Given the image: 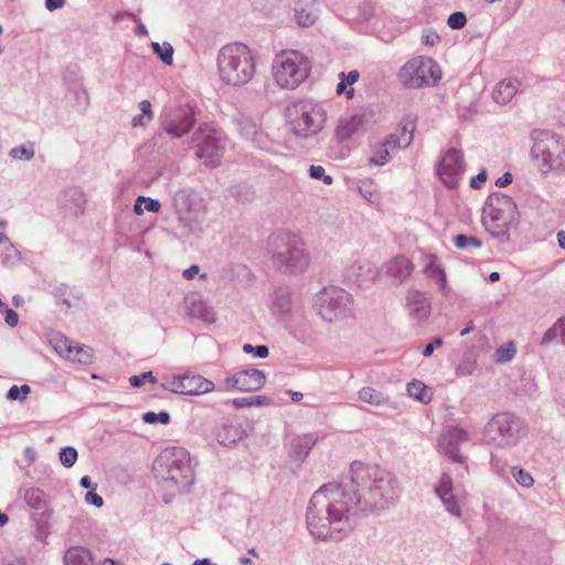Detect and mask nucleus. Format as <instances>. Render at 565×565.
Returning <instances> with one entry per match:
<instances>
[{
  "label": "nucleus",
  "instance_id": "obj_1",
  "mask_svg": "<svg viewBox=\"0 0 565 565\" xmlns=\"http://www.w3.org/2000/svg\"><path fill=\"white\" fill-rule=\"evenodd\" d=\"M218 79L233 87L249 83L256 73V61L253 51L242 42L222 46L216 57Z\"/></svg>",
  "mask_w": 565,
  "mask_h": 565
},
{
  "label": "nucleus",
  "instance_id": "obj_2",
  "mask_svg": "<svg viewBox=\"0 0 565 565\" xmlns=\"http://www.w3.org/2000/svg\"><path fill=\"white\" fill-rule=\"evenodd\" d=\"M311 71V62L298 50H282L276 54L271 75L274 82L281 88L294 89L303 83Z\"/></svg>",
  "mask_w": 565,
  "mask_h": 565
},
{
  "label": "nucleus",
  "instance_id": "obj_3",
  "mask_svg": "<svg viewBox=\"0 0 565 565\" xmlns=\"http://www.w3.org/2000/svg\"><path fill=\"white\" fill-rule=\"evenodd\" d=\"M271 260L276 268L302 270L308 267L310 257L301 239L295 235L279 234L269 239Z\"/></svg>",
  "mask_w": 565,
  "mask_h": 565
},
{
  "label": "nucleus",
  "instance_id": "obj_4",
  "mask_svg": "<svg viewBox=\"0 0 565 565\" xmlns=\"http://www.w3.org/2000/svg\"><path fill=\"white\" fill-rule=\"evenodd\" d=\"M443 77L437 62L428 56H414L398 71V82L406 88H423L436 85Z\"/></svg>",
  "mask_w": 565,
  "mask_h": 565
},
{
  "label": "nucleus",
  "instance_id": "obj_5",
  "mask_svg": "<svg viewBox=\"0 0 565 565\" xmlns=\"http://www.w3.org/2000/svg\"><path fill=\"white\" fill-rule=\"evenodd\" d=\"M313 505L320 511H327L335 524L348 522V512L353 502H360L359 495L348 494L338 483H329L320 488L312 495Z\"/></svg>",
  "mask_w": 565,
  "mask_h": 565
},
{
  "label": "nucleus",
  "instance_id": "obj_6",
  "mask_svg": "<svg viewBox=\"0 0 565 565\" xmlns=\"http://www.w3.org/2000/svg\"><path fill=\"white\" fill-rule=\"evenodd\" d=\"M153 470L164 480L188 484L192 478L189 452L181 447L167 448L154 460Z\"/></svg>",
  "mask_w": 565,
  "mask_h": 565
},
{
  "label": "nucleus",
  "instance_id": "obj_7",
  "mask_svg": "<svg viewBox=\"0 0 565 565\" xmlns=\"http://www.w3.org/2000/svg\"><path fill=\"white\" fill-rule=\"evenodd\" d=\"M515 204L508 195L490 199L483 210L482 224L493 237L508 238L515 215Z\"/></svg>",
  "mask_w": 565,
  "mask_h": 565
},
{
  "label": "nucleus",
  "instance_id": "obj_8",
  "mask_svg": "<svg viewBox=\"0 0 565 565\" xmlns=\"http://www.w3.org/2000/svg\"><path fill=\"white\" fill-rule=\"evenodd\" d=\"M399 488L391 472L381 469L369 491L359 494L358 500L363 501L371 510H381L397 499Z\"/></svg>",
  "mask_w": 565,
  "mask_h": 565
},
{
  "label": "nucleus",
  "instance_id": "obj_9",
  "mask_svg": "<svg viewBox=\"0 0 565 565\" xmlns=\"http://www.w3.org/2000/svg\"><path fill=\"white\" fill-rule=\"evenodd\" d=\"M292 130L296 135L308 137L319 132L327 120L326 110L312 103L300 102L294 106Z\"/></svg>",
  "mask_w": 565,
  "mask_h": 565
},
{
  "label": "nucleus",
  "instance_id": "obj_10",
  "mask_svg": "<svg viewBox=\"0 0 565 565\" xmlns=\"http://www.w3.org/2000/svg\"><path fill=\"white\" fill-rule=\"evenodd\" d=\"M352 305V297L344 289L327 287L319 297V315L327 321H335L350 316Z\"/></svg>",
  "mask_w": 565,
  "mask_h": 565
},
{
  "label": "nucleus",
  "instance_id": "obj_11",
  "mask_svg": "<svg viewBox=\"0 0 565 565\" xmlns=\"http://www.w3.org/2000/svg\"><path fill=\"white\" fill-rule=\"evenodd\" d=\"M196 156L204 160L206 166L214 167L220 162L224 145L222 134L211 124L200 126L194 135Z\"/></svg>",
  "mask_w": 565,
  "mask_h": 565
},
{
  "label": "nucleus",
  "instance_id": "obj_12",
  "mask_svg": "<svg viewBox=\"0 0 565 565\" xmlns=\"http://www.w3.org/2000/svg\"><path fill=\"white\" fill-rule=\"evenodd\" d=\"M414 124L411 122V128L403 127L401 136L390 135L384 141L377 142L371 147V156L369 162L375 166H384L388 162L392 151L398 150L402 147H407L413 140Z\"/></svg>",
  "mask_w": 565,
  "mask_h": 565
},
{
  "label": "nucleus",
  "instance_id": "obj_13",
  "mask_svg": "<svg viewBox=\"0 0 565 565\" xmlns=\"http://www.w3.org/2000/svg\"><path fill=\"white\" fill-rule=\"evenodd\" d=\"M162 387L177 394L200 395L212 392L214 384L201 375L184 374L168 379Z\"/></svg>",
  "mask_w": 565,
  "mask_h": 565
},
{
  "label": "nucleus",
  "instance_id": "obj_14",
  "mask_svg": "<svg viewBox=\"0 0 565 565\" xmlns=\"http://www.w3.org/2000/svg\"><path fill=\"white\" fill-rule=\"evenodd\" d=\"M465 172L463 156L457 149H449L441 158L437 173L441 182L449 189L456 188Z\"/></svg>",
  "mask_w": 565,
  "mask_h": 565
},
{
  "label": "nucleus",
  "instance_id": "obj_15",
  "mask_svg": "<svg viewBox=\"0 0 565 565\" xmlns=\"http://www.w3.org/2000/svg\"><path fill=\"white\" fill-rule=\"evenodd\" d=\"M331 515L327 514V511H320L313 505V498H311L308 512H307V524L310 533L318 539L333 537L334 533H339L343 530L341 524H335Z\"/></svg>",
  "mask_w": 565,
  "mask_h": 565
},
{
  "label": "nucleus",
  "instance_id": "obj_16",
  "mask_svg": "<svg viewBox=\"0 0 565 565\" xmlns=\"http://www.w3.org/2000/svg\"><path fill=\"white\" fill-rule=\"evenodd\" d=\"M265 382V374L257 369L243 370L225 379L227 388L241 392L258 391Z\"/></svg>",
  "mask_w": 565,
  "mask_h": 565
},
{
  "label": "nucleus",
  "instance_id": "obj_17",
  "mask_svg": "<svg viewBox=\"0 0 565 565\" xmlns=\"http://www.w3.org/2000/svg\"><path fill=\"white\" fill-rule=\"evenodd\" d=\"M558 149L559 143L554 138H547L545 140L535 142L532 149V154L536 160L539 170L542 173H547L554 169L558 159Z\"/></svg>",
  "mask_w": 565,
  "mask_h": 565
},
{
  "label": "nucleus",
  "instance_id": "obj_18",
  "mask_svg": "<svg viewBox=\"0 0 565 565\" xmlns=\"http://www.w3.org/2000/svg\"><path fill=\"white\" fill-rule=\"evenodd\" d=\"M487 430L492 441H508L516 435L519 422L509 414H501L488 424Z\"/></svg>",
  "mask_w": 565,
  "mask_h": 565
},
{
  "label": "nucleus",
  "instance_id": "obj_19",
  "mask_svg": "<svg viewBox=\"0 0 565 565\" xmlns=\"http://www.w3.org/2000/svg\"><path fill=\"white\" fill-rule=\"evenodd\" d=\"M381 468L377 466L365 465L361 461H354L351 465V481L356 487L354 490L355 495L369 491L370 486L375 481Z\"/></svg>",
  "mask_w": 565,
  "mask_h": 565
},
{
  "label": "nucleus",
  "instance_id": "obj_20",
  "mask_svg": "<svg viewBox=\"0 0 565 565\" xmlns=\"http://www.w3.org/2000/svg\"><path fill=\"white\" fill-rule=\"evenodd\" d=\"M468 439L469 435L465 429L451 427L439 438V447L451 460L463 462V456L459 452L457 444Z\"/></svg>",
  "mask_w": 565,
  "mask_h": 565
},
{
  "label": "nucleus",
  "instance_id": "obj_21",
  "mask_svg": "<svg viewBox=\"0 0 565 565\" xmlns=\"http://www.w3.org/2000/svg\"><path fill=\"white\" fill-rule=\"evenodd\" d=\"M364 125V117L360 114L342 117L334 129V137L342 142L359 132Z\"/></svg>",
  "mask_w": 565,
  "mask_h": 565
},
{
  "label": "nucleus",
  "instance_id": "obj_22",
  "mask_svg": "<svg viewBox=\"0 0 565 565\" xmlns=\"http://www.w3.org/2000/svg\"><path fill=\"white\" fill-rule=\"evenodd\" d=\"M407 307L409 315L419 322L426 320L430 315V302L424 294L417 290L409 291Z\"/></svg>",
  "mask_w": 565,
  "mask_h": 565
},
{
  "label": "nucleus",
  "instance_id": "obj_23",
  "mask_svg": "<svg viewBox=\"0 0 565 565\" xmlns=\"http://www.w3.org/2000/svg\"><path fill=\"white\" fill-rule=\"evenodd\" d=\"M318 10L313 0H299L295 7V19L298 25L308 28L315 24Z\"/></svg>",
  "mask_w": 565,
  "mask_h": 565
},
{
  "label": "nucleus",
  "instance_id": "obj_24",
  "mask_svg": "<svg viewBox=\"0 0 565 565\" xmlns=\"http://www.w3.org/2000/svg\"><path fill=\"white\" fill-rule=\"evenodd\" d=\"M520 88L518 79H503L497 84L493 89L492 96L495 103L505 105L512 100Z\"/></svg>",
  "mask_w": 565,
  "mask_h": 565
},
{
  "label": "nucleus",
  "instance_id": "obj_25",
  "mask_svg": "<svg viewBox=\"0 0 565 565\" xmlns=\"http://www.w3.org/2000/svg\"><path fill=\"white\" fill-rule=\"evenodd\" d=\"M423 264H424V271L427 277L437 279V282L439 285V288L441 290H446L447 286V279H446V273L441 268L438 258L435 255H425L423 257Z\"/></svg>",
  "mask_w": 565,
  "mask_h": 565
},
{
  "label": "nucleus",
  "instance_id": "obj_26",
  "mask_svg": "<svg viewBox=\"0 0 565 565\" xmlns=\"http://www.w3.org/2000/svg\"><path fill=\"white\" fill-rule=\"evenodd\" d=\"M413 269V264L404 256L395 257L386 266L387 274L397 281H403L407 278Z\"/></svg>",
  "mask_w": 565,
  "mask_h": 565
},
{
  "label": "nucleus",
  "instance_id": "obj_27",
  "mask_svg": "<svg viewBox=\"0 0 565 565\" xmlns=\"http://www.w3.org/2000/svg\"><path fill=\"white\" fill-rule=\"evenodd\" d=\"M194 124L190 113H184L169 122L166 130L173 138H180L188 134Z\"/></svg>",
  "mask_w": 565,
  "mask_h": 565
},
{
  "label": "nucleus",
  "instance_id": "obj_28",
  "mask_svg": "<svg viewBox=\"0 0 565 565\" xmlns=\"http://www.w3.org/2000/svg\"><path fill=\"white\" fill-rule=\"evenodd\" d=\"M66 565H94L92 554L88 550L74 546L71 547L65 554Z\"/></svg>",
  "mask_w": 565,
  "mask_h": 565
},
{
  "label": "nucleus",
  "instance_id": "obj_29",
  "mask_svg": "<svg viewBox=\"0 0 565 565\" xmlns=\"http://www.w3.org/2000/svg\"><path fill=\"white\" fill-rule=\"evenodd\" d=\"M358 394L360 401L374 406L383 405L388 401L387 396L373 387H362Z\"/></svg>",
  "mask_w": 565,
  "mask_h": 565
},
{
  "label": "nucleus",
  "instance_id": "obj_30",
  "mask_svg": "<svg viewBox=\"0 0 565 565\" xmlns=\"http://www.w3.org/2000/svg\"><path fill=\"white\" fill-rule=\"evenodd\" d=\"M407 392L411 397L424 403L430 402L433 396L431 390L419 381L409 383L407 386Z\"/></svg>",
  "mask_w": 565,
  "mask_h": 565
},
{
  "label": "nucleus",
  "instance_id": "obj_31",
  "mask_svg": "<svg viewBox=\"0 0 565 565\" xmlns=\"http://www.w3.org/2000/svg\"><path fill=\"white\" fill-rule=\"evenodd\" d=\"M73 353L67 354V360L81 364H90L93 362V350L86 345L74 344Z\"/></svg>",
  "mask_w": 565,
  "mask_h": 565
},
{
  "label": "nucleus",
  "instance_id": "obj_32",
  "mask_svg": "<svg viewBox=\"0 0 565 565\" xmlns=\"http://www.w3.org/2000/svg\"><path fill=\"white\" fill-rule=\"evenodd\" d=\"M351 275L359 284L366 282L375 278V271L369 262L359 265L356 268H352Z\"/></svg>",
  "mask_w": 565,
  "mask_h": 565
},
{
  "label": "nucleus",
  "instance_id": "obj_33",
  "mask_svg": "<svg viewBox=\"0 0 565 565\" xmlns=\"http://www.w3.org/2000/svg\"><path fill=\"white\" fill-rule=\"evenodd\" d=\"M50 342L54 350L65 359H67V354L73 353L72 348L74 344H72V342L64 335L56 334L50 340Z\"/></svg>",
  "mask_w": 565,
  "mask_h": 565
},
{
  "label": "nucleus",
  "instance_id": "obj_34",
  "mask_svg": "<svg viewBox=\"0 0 565 565\" xmlns=\"http://www.w3.org/2000/svg\"><path fill=\"white\" fill-rule=\"evenodd\" d=\"M24 499L31 508L36 510L42 509L46 503L44 492L38 488L26 490Z\"/></svg>",
  "mask_w": 565,
  "mask_h": 565
},
{
  "label": "nucleus",
  "instance_id": "obj_35",
  "mask_svg": "<svg viewBox=\"0 0 565 565\" xmlns=\"http://www.w3.org/2000/svg\"><path fill=\"white\" fill-rule=\"evenodd\" d=\"M515 353L516 347L514 342H508L495 350L494 361L500 364L507 363L514 358Z\"/></svg>",
  "mask_w": 565,
  "mask_h": 565
},
{
  "label": "nucleus",
  "instance_id": "obj_36",
  "mask_svg": "<svg viewBox=\"0 0 565 565\" xmlns=\"http://www.w3.org/2000/svg\"><path fill=\"white\" fill-rule=\"evenodd\" d=\"M233 405L236 408L249 407V406H259V405H268L269 399L266 396H250V397H241L234 398Z\"/></svg>",
  "mask_w": 565,
  "mask_h": 565
},
{
  "label": "nucleus",
  "instance_id": "obj_37",
  "mask_svg": "<svg viewBox=\"0 0 565 565\" xmlns=\"http://www.w3.org/2000/svg\"><path fill=\"white\" fill-rule=\"evenodd\" d=\"M454 244L458 249H466L468 247L480 248L482 246V242L479 238L463 234L456 235Z\"/></svg>",
  "mask_w": 565,
  "mask_h": 565
},
{
  "label": "nucleus",
  "instance_id": "obj_38",
  "mask_svg": "<svg viewBox=\"0 0 565 565\" xmlns=\"http://www.w3.org/2000/svg\"><path fill=\"white\" fill-rule=\"evenodd\" d=\"M152 50L156 54L159 55L161 61L167 64L171 65L173 62V49L170 44L163 43L162 45L153 42L152 43Z\"/></svg>",
  "mask_w": 565,
  "mask_h": 565
},
{
  "label": "nucleus",
  "instance_id": "obj_39",
  "mask_svg": "<svg viewBox=\"0 0 565 565\" xmlns=\"http://www.w3.org/2000/svg\"><path fill=\"white\" fill-rule=\"evenodd\" d=\"M439 498L443 501V503L446 505L449 513H451L452 515L458 516V518L461 516V509H460L458 501L452 492L447 493L446 495H440Z\"/></svg>",
  "mask_w": 565,
  "mask_h": 565
},
{
  "label": "nucleus",
  "instance_id": "obj_40",
  "mask_svg": "<svg viewBox=\"0 0 565 565\" xmlns=\"http://www.w3.org/2000/svg\"><path fill=\"white\" fill-rule=\"evenodd\" d=\"M60 460L63 466L71 468L77 460V451L75 448L66 447L60 452Z\"/></svg>",
  "mask_w": 565,
  "mask_h": 565
},
{
  "label": "nucleus",
  "instance_id": "obj_41",
  "mask_svg": "<svg viewBox=\"0 0 565 565\" xmlns=\"http://www.w3.org/2000/svg\"><path fill=\"white\" fill-rule=\"evenodd\" d=\"M143 420L148 424H168L170 422V415L167 412H161L159 414L153 412H148L143 415Z\"/></svg>",
  "mask_w": 565,
  "mask_h": 565
},
{
  "label": "nucleus",
  "instance_id": "obj_42",
  "mask_svg": "<svg viewBox=\"0 0 565 565\" xmlns=\"http://www.w3.org/2000/svg\"><path fill=\"white\" fill-rule=\"evenodd\" d=\"M30 386L24 384L22 385L21 387H18L17 385H13L9 391H8V394H7V397L9 399H12V401H15V399H24L28 394L30 393Z\"/></svg>",
  "mask_w": 565,
  "mask_h": 565
},
{
  "label": "nucleus",
  "instance_id": "obj_43",
  "mask_svg": "<svg viewBox=\"0 0 565 565\" xmlns=\"http://www.w3.org/2000/svg\"><path fill=\"white\" fill-rule=\"evenodd\" d=\"M451 492H452L451 478L447 473H444L439 480L438 486L436 487V493L438 494V497H440V495H446L447 493H451Z\"/></svg>",
  "mask_w": 565,
  "mask_h": 565
},
{
  "label": "nucleus",
  "instance_id": "obj_44",
  "mask_svg": "<svg viewBox=\"0 0 565 565\" xmlns=\"http://www.w3.org/2000/svg\"><path fill=\"white\" fill-rule=\"evenodd\" d=\"M513 476L516 482L524 488H531L534 483L532 476L523 469H518L513 472Z\"/></svg>",
  "mask_w": 565,
  "mask_h": 565
},
{
  "label": "nucleus",
  "instance_id": "obj_45",
  "mask_svg": "<svg viewBox=\"0 0 565 565\" xmlns=\"http://www.w3.org/2000/svg\"><path fill=\"white\" fill-rule=\"evenodd\" d=\"M447 22L451 29L459 30L466 25L467 18L462 12H455L449 15Z\"/></svg>",
  "mask_w": 565,
  "mask_h": 565
},
{
  "label": "nucleus",
  "instance_id": "obj_46",
  "mask_svg": "<svg viewBox=\"0 0 565 565\" xmlns=\"http://www.w3.org/2000/svg\"><path fill=\"white\" fill-rule=\"evenodd\" d=\"M146 381L150 383H156V377L153 376L151 371L145 372L140 375H134L129 379V382L134 387L142 386Z\"/></svg>",
  "mask_w": 565,
  "mask_h": 565
},
{
  "label": "nucleus",
  "instance_id": "obj_47",
  "mask_svg": "<svg viewBox=\"0 0 565 565\" xmlns=\"http://www.w3.org/2000/svg\"><path fill=\"white\" fill-rule=\"evenodd\" d=\"M10 154L14 159L30 160L34 156V151L32 148L21 146L13 148Z\"/></svg>",
  "mask_w": 565,
  "mask_h": 565
},
{
  "label": "nucleus",
  "instance_id": "obj_48",
  "mask_svg": "<svg viewBox=\"0 0 565 565\" xmlns=\"http://www.w3.org/2000/svg\"><path fill=\"white\" fill-rule=\"evenodd\" d=\"M243 351L245 353H254L257 358L265 359L269 354V349L266 345L254 347L249 343L244 344Z\"/></svg>",
  "mask_w": 565,
  "mask_h": 565
},
{
  "label": "nucleus",
  "instance_id": "obj_49",
  "mask_svg": "<svg viewBox=\"0 0 565 565\" xmlns=\"http://www.w3.org/2000/svg\"><path fill=\"white\" fill-rule=\"evenodd\" d=\"M310 177L313 179H320L323 178V182L326 184L332 183V177L331 175H324V169L321 166H311L309 169Z\"/></svg>",
  "mask_w": 565,
  "mask_h": 565
},
{
  "label": "nucleus",
  "instance_id": "obj_50",
  "mask_svg": "<svg viewBox=\"0 0 565 565\" xmlns=\"http://www.w3.org/2000/svg\"><path fill=\"white\" fill-rule=\"evenodd\" d=\"M340 83L337 86V93L339 95L345 94L348 99L353 98L354 96V89L352 87L348 88V84L344 82V73L340 74Z\"/></svg>",
  "mask_w": 565,
  "mask_h": 565
},
{
  "label": "nucleus",
  "instance_id": "obj_51",
  "mask_svg": "<svg viewBox=\"0 0 565 565\" xmlns=\"http://www.w3.org/2000/svg\"><path fill=\"white\" fill-rule=\"evenodd\" d=\"M486 181H487V172H486V170H482L477 175L471 178L470 186L472 189L479 190L483 186Z\"/></svg>",
  "mask_w": 565,
  "mask_h": 565
},
{
  "label": "nucleus",
  "instance_id": "obj_52",
  "mask_svg": "<svg viewBox=\"0 0 565 565\" xmlns=\"http://www.w3.org/2000/svg\"><path fill=\"white\" fill-rule=\"evenodd\" d=\"M85 501L92 505H95L97 508H100L104 503L103 498L95 492V490H92L86 493Z\"/></svg>",
  "mask_w": 565,
  "mask_h": 565
},
{
  "label": "nucleus",
  "instance_id": "obj_53",
  "mask_svg": "<svg viewBox=\"0 0 565 565\" xmlns=\"http://www.w3.org/2000/svg\"><path fill=\"white\" fill-rule=\"evenodd\" d=\"M161 204L159 201L143 196V209L148 212L157 213L160 211Z\"/></svg>",
  "mask_w": 565,
  "mask_h": 565
},
{
  "label": "nucleus",
  "instance_id": "obj_54",
  "mask_svg": "<svg viewBox=\"0 0 565 565\" xmlns=\"http://www.w3.org/2000/svg\"><path fill=\"white\" fill-rule=\"evenodd\" d=\"M139 108H140L141 115H143L146 117L147 121L152 120L153 113L151 109V103L149 100H146V99L141 100L139 104Z\"/></svg>",
  "mask_w": 565,
  "mask_h": 565
},
{
  "label": "nucleus",
  "instance_id": "obj_55",
  "mask_svg": "<svg viewBox=\"0 0 565 565\" xmlns=\"http://www.w3.org/2000/svg\"><path fill=\"white\" fill-rule=\"evenodd\" d=\"M4 313H6V322L10 326V327H15L19 322V316L18 313L10 309V308H6L4 310Z\"/></svg>",
  "mask_w": 565,
  "mask_h": 565
},
{
  "label": "nucleus",
  "instance_id": "obj_56",
  "mask_svg": "<svg viewBox=\"0 0 565 565\" xmlns=\"http://www.w3.org/2000/svg\"><path fill=\"white\" fill-rule=\"evenodd\" d=\"M557 337H559V330L557 328V322H556L552 328H550L545 332L542 342L546 343V342H548V341H551V340H553V339H555Z\"/></svg>",
  "mask_w": 565,
  "mask_h": 565
},
{
  "label": "nucleus",
  "instance_id": "obj_57",
  "mask_svg": "<svg viewBox=\"0 0 565 565\" xmlns=\"http://www.w3.org/2000/svg\"><path fill=\"white\" fill-rule=\"evenodd\" d=\"M423 41L426 45L434 46L439 42V35L435 32H427L423 35Z\"/></svg>",
  "mask_w": 565,
  "mask_h": 565
},
{
  "label": "nucleus",
  "instance_id": "obj_58",
  "mask_svg": "<svg viewBox=\"0 0 565 565\" xmlns=\"http://www.w3.org/2000/svg\"><path fill=\"white\" fill-rule=\"evenodd\" d=\"M511 182H512V174L507 172L497 180L495 185L503 188V186L509 185Z\"/></svg>",
  "mask_w": 565,
  "mask_h": 565
},
{
  "label": "nucleus",
  "instance_id": "obj_59",
  "mask_svg": "<svg viewBox=\"0 0 565 565\" xmlns=\"http://www.w3.org/2000/svg\"><path fill=\"white\" fill-rule=\"evenodd\" d=\"M200 267L198 265H192L190 268L185 269L183 271V277L188 280H191L195 277V275L199 273Z\"/></svg>",
  "mask_w": 565,
  "mask_h": 565
},
{
  "label": "nucleus",
  "instance_id": "obj_60",
  "mask_svg": "<svg viewBox=\"0 0 565 565\" xmlns=\"http://www.w3.org/2000/svg\"><path fill=\"white\" fill-rule=\"evenodd\" d=\"M65 4V0H45V6L50 11L60 9Z\"/></svg>",
  "mask_w": 565,
  "mask_h": 565
},
{
  "label": "nucleus",
  "instance_id": "obj_61",
  "mask_svg": "<svg viewBox=\"0 0 565 565\" xmlns=\"http://www.w3.org/2000/svg\"><path fill=\"white\" fill-rule=\"evenodd\" d=\"M359 72L358 71H351L349 72V74H344V82L349 85V86H352L358 79H359Z\"/></svg>",
  "mask_w": 565,
  "mask_h": 565
},
{
  "label": "nucleus",
  "instance_id": "obj_62",
  "mask_svg": "<svg viewBox=\"0 0 565 565\" xmlns=\"http://www.w3.org/2000/svg\"><path fill=\"white\" fill-rule=\"evenodd\" d=\"M149 121H147L146 117L143 115H137L132 118V126L134 127H145Z\"/></svg>",
  "mask_w": 565,
  "mask_h": 565
},
{
  "label": "nucleus",
  "instance_id": "obj_63",
  "mask_svg": "<svg viewBox=\"0 0 565 565\" xmlns=\"http://www.w3.org/2000/svg\"><path fill=\"white\" fill-rule=\"evenodd\" d=\"M134 211L137 215H141L145 212L143 209V196H138L134 205Z\"/></svg>",
  "mask_w": 565,
  "mask_h": 565
},
{
  "label": "nucleus",
  "instance_id": "obj_64",
  "mask_svg": "<svg viewBox=\"0 0 565 565\" xmlns=\"http://www.w3.org/2000/svg\"><path fill=\"white\" fill-rule=\"evenodd\" d=\"M557 328L559 330L561 340L565 344V317L557 321Z\"/></svg>",
  "mask_w": 565,
  "mask_h": 565
}]
</instances>
